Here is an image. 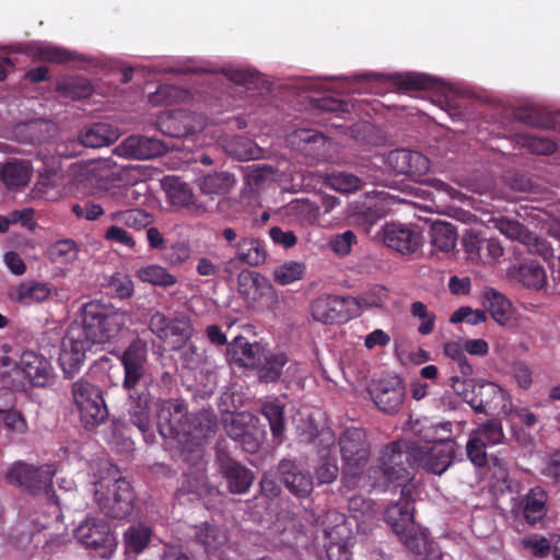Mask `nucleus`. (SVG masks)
I'll use <instances>...</instances> for the list:
<instances>
[{
	"label": "nucleus",
	"instance_id": "nucleus-49",
	"mask_svg": "<svg viewBox=\"0 0 560 560\" xmlns=\"http://www.w3.org/2000/svg\"><path fill=\"white\" fill-rule=\"evenodd\" d=\"M109 219L137 231L147 228L151 223V215L140 209L115 211L109 214Z\"/></svg>",
	"mask_w": 560,
	"mask_h": 560
},
{
	"label": "nucleus",
	"instance_id": "nucleus-64",
	"mask_svg": "<svg viewBox=\"0 0 560 560\" xmlns=\"http://www.w3.org/2000/svg\"><path fill=\"white\" fill-rule=\"evenodd\" d=\"M522 546L526 549L530 555L535 557H546L551 551V545L549 540L541 536H530L522 539Z\"/></svg>",
	"mask_w": 560,
	"mask_h": 560
},
{
	"label": "nucleus",
	"instance_id": "nucleus-61",
	"mask_svg": "<svg viewBox=\"0 0 560 560\" xmlns=\"http://www.w3.org/2000/svg\"><path fill=\"white\" fill-rule=\"evenodd\" d=\"M430 170V161L418 151L408 150L407 174L413 177L425 175Z\"/></svg>",
	"mask_w": 560,
	"mask_h": 560
},
{
	"label": "nucleus",
	"instance_id": "nucleus-40",
	"mask_svg": "<svg viewBox=\"0 0 560 560\" xmlns=\"http://www.w3.org/2000/svg\"><path fill=\"white\" fill-rule=\"evenodd\" d=\"M224 474L233 493H245L253 482L250 471L235 462L225 464Z\"/></svg>",
	"mask_w": 560,
	"mask_h": 560
},
{
	"label": "nucleus",
	"instance_id": "nucleus-19",
	"mask_svg": "<svg viewBox=\"0 0 560 560\" xmlns=\"http://www.w3.org/2000/svg\"><path fill=\"white\" fill-rule=\"evenodd\" d=\"M165 145L156 139L143 136H130L115 148L119 156L148 160L162 154Z\"/></svg>",
	"mask_w": 560,
	"mask_h": 560
},
{
	"label": "nucleus",
	"instance_id": "nucleus-42",
	"mask_svg": "<svg viewBox=\"0 0 560 560\" xmlns=\"http://www.w3.org/2000/svg\"><path fill=\"white\" fill-rule=\"evenodd\" d=\"M31 177V167L22 162H9L1 170V178L9 189L26 185Z\"/></svg>",
	"mask_w": 560,
	"mask_h": 560
},
{
	"label": "nucleus",
	"instance_id": "nucleus-39",
	"mask_svg": "<svg viewBox=\"0 0 560 560\" xmlns=\"http://www.w3.org/2000/svg\"><path fill=\"white\" fill-rule=\"evenodd\" d=\"M27 430V424L22 415L18 411H8L3 415L2 424H0V439L4 442L19 441Z\"/></svg>",
	"mask_w": 560,
	"mask_h": 560
},
{
	"label": "nucleus",
	"instance_id": "nucleus-10",
	"mask_svg": "<svg viewBox=\"0 0 560 560\" xmlns=\"http://www.w3.org/2000/svg\"><path fill=\"white\" fill-rule=\"evenodd\" d=\"M74 535L82 545L100 551L102 557H109L116 551L117 539L104 520L86 518L77 527Z\"/></svg>",
	"mask_w": 560,
	"mask_h": 560
},
{
	"label": "nucleus",
	"instance_id": "nucleus-7",
	"mask_svg": "<svg viewBox=\"0 0 560 560\" xmlns=\"http://www.w3.org/2000/svg\"><path fill=\"white\" fill-rule=\"evenodd\" d=\"M401 448L405 450L406 445L400 442ZM456 451V443L454 440H441V443L434 445H415L408 453L402 451L406 455L405 464L411 459L419 467L435 475H442L448 469L453 463ZM407 468V466L405 465Z\"/></svg>",
	"mask_w": 560,
	"mask_h": 560
},
{
	"label": "nucleus",
	"instance_id": "nucleus-27",
	"mask_svg": "<svg viewBox=\"0 0 560 560\" xmlns=\"http://www.w3.org/2000/svg\"><path fill=\"white\" fill-rule=\"evenodd\" d=\"M281 479L287 488L298 497H306L313 489V482L308 475L298 471L290 460H282L279 465Z\"/></svg>",
	"mask_w": 560,
	"mask_h": 560
},
{
	"label": "nucleus",
	"instance_id": "nucleus-11",
	"mask_svg": "<svg viewBox=\"0 0 560 560\" xmlns=\"http://www.w3.org/2000/svg\"><path fill=\"white\" fill-rule=\"evenodd\" d=\"M354 302L348 298L319 296L311 304V315L314 320L323 324H342L353 318L351 306Z\"/></svg>",
	"mask_w": 560,
	"mask_h": 560
},
{
	"label": "nucleus",
	"instance_id": "nucleus-28",
	"mask_svg": "<svg viewBox=\"0 0 560 560\" xmlns=\"http://www.w3.org/2000/svg\"><path fill=\"white\" fill-rule=\"evenodd\" d=\"M231 351L241 365L258 369L267 350L260 343H249L246 338L240 336L231 343Z\"/></svg>",
	"mask_w": 560,
	"mask_h": 560
},
{
	"label": "nucleus",
	"instance_id": "nucleus-37",
	"mask_svg": "<svg viewBox=\"0 0 560 560\" xmlns=\"http://www.w3.org/2000/svg\"><path fill=\"white\" fill-rule=\"evenodd\" d=\"M451 422L430 423L428 420H417L412 427V431L418 436L419 442H425L427 444L434 445L441 443V440H451L446 435L440 434V431L444 433L451 432Z\"/></svg>",
	"mask_w": 560,
	"mask_h": 560
},
{
	"label": "nucleus",
	"instance_id": "nucleus-24",
	"mask_svg": "<svg viewBox=\"0 0 560 560\" xmlns=\"http://www.w3.org/2000/svg\"><path fill=\"white\" fill-rule=\"evenodd\" d=\"M151 396L148 390L140 393L136 390L129 392L127 402V416L129 421L141 432L148 431L151 419Z\"/></svg>",
	"mask_w": 560,
	"mask_h": 560
},
{
	"label": "nucleus",
	"instance_id": "nucleus-46",
	"mask_svg": "<svg viewBox=\"0 0 560 560\" xmlns=\"http://www.w3.org/2000/svg\"><path fill=\"white\" fill-rule=\"evenodd\" d=\"M306 267L301 261L290 260L277 266L272 276L275 281L280 285H289L295 281H300L305 276Z\"/></svg>",
	"mask_w": 560,
	"mask_h": 560
},
{
	"label": "nucleus",
	"instance_id": "nucleus-22",
	"mask_svg": "<svg viewBox=\"0 0 560 560\" xmlns=\"http://www.w3.org/2000/svg\"><path fill=\"white\" fill-rule=\"evenodd\" d=\"M385 520L398 537L415 530L412 505L405 492L401 493L398 502L386 509Z\"/></svg>",
	"mask_w": 560,
	"mask_h": 560
},
{
	"label": "nucleus",
	"instance_id": "nucleus-48",
	"mask_svg": "<svg viewBox=\"0 0 560 560\" xmlns=\"http://www.w3.org/2000/svg\"><path fill=\"white\" fill-rule=\"evenodd\" d=\"M431 243L441 252H450L455 247L456 233L446 222H435L431 226Z\"/></svg>",
	"mask_w": 560,
	"mask_h": 560
},
{
	"label": "nucleus",
	"instance_id": "nucleus-21",
	"mask_svg": "<svg viewBox=\"0 0 560 560\" xmlns=\"http://www.w3.org/2000/svg\"><path fill=\"white\" fill-rule=\"evenodd\" d=\"M272 289L270 281L253 270H242L237 275V292L248 305L258 303Z\"/></svg>",
	"mask_w": 560,
	"mask_h": 560
},
{
	"label": "nucleus",
	"instance_id": "nucleus-9",
	"mask_svg": "<svg viewBox=\"0 0 560 560\" xmlns=\"http://www.w3.org/2000/svg\"><path fill=\"white\" fill-rule=\"evenodd\" d=\"M92 343L84 338L78 325L71 324L61 341L59 364L67 377H72L82 368Z\"/></svg>",
	"mask_w": 560,
	"mask_h": 560
},
{
	"label": "nucleus",
	"instance_id": "nucleus-45",
	"mask_svg": "<svg viewBox=\"0 0 560 560\" xmlns=\"http://www.w3.org/2000/svg\"><path fill=\"white\" fill-rule=\"evenodd\" d=\"M493 226L508 238L518 241L523 244H530L533 235L517 221L508 218H494L491 220Z\"/></svg>",
	"mask_w": 560,
	"mask_h": 560
},
{
	"label": "nucleus",
	"instance_id": "nucleus-51",
	"mask_svg": "<svg viewBox=\"0 0 560 560\" xmlns=\"http://www.w3.org/2000/svg\"><path fill=\"white\" fill-rule=\"evenodd\" d=\"M37 59L62 63L70 60L79 59V55L77 52L67 50L62 47L54 46L51 44L43 42L37 43Z\"/></svg>",
	"mask_w": 560,
	"mask_h": 560
},
{
	"label": "nucleus",
	"instance_id": "nucleus-31",
	"mask_svg": "<svg viewBox=\"0 0 560 560\" xmlns=\"http://www.w3.org/2000/svg\"><path fill=\"white\" fill-rule=\"evenodd\" d=\"M5 481L26 493H33L35 468L23 460L14 462L5 471Z\"/></svg>",
	"mask_w": 560,
	"mask_h": 560
},
{
	"label": "nucleus",
	"instance_id": "nucleus-18",
	"mask_svg": "<svg viewBox=\"0 0 560 560\" xmlns=\"http://www.w3.org/2000/svg\"><path fill=\"white\" fill-rule=\"evenodd\" d=\"M287 141L290 147L317 159H329V150L334 144L322 133L308 129L294 130L288 136Z\"/></svg>",
	"mask_w": 560,
	"mask_h": 560
},
{
	"label": "nucleus",
	"instance_id": "nucleus-12",
	"mask_svg": "<svg viewBox=\"0 0 560 560\" xmlns=\"http://www.w3.org/2000/svg\"><path fill=\"white\" fill-rule=\"evenodd\" d=\"M149 328L160 339L174 343L185 342L192 336V326L187 317L168 318L158 311L151 314Z\"/></svg>",
	"mask_w": 560,
	"mask_h": 560
},
{
	"label": "nucleus",
	"instance_id": "nucleus-23",
	"mask_svg": "<svg viewBox=\"0 0 560 560\" xmlns=\"http://www.w3.org/2000/svg\"><path fill=\"white\" fill-rule=\"evenodd\" d=\"M399 539L417 560L441 559L440 548L428 538L425 532L417 526H415V530L401 535Z\"/></svg>",
	"mask_w": 560,
	"mask_h": 560
},
{
	"label": "nucleus",
	"instance_id": "nucleus-6",
	"mask_svg": "<svg viewBox=\"0 0 560 560\" xmlns=\"http://www.w3.org/2000/svg\"><path fill=\"white\" fill-rule=\"evenodd\" d=\"M72 398L86 429L94 428L106 420L108 411L98 387L85 380H78L72 384Z\"/></svg>",
	"mask_w": 560,
	"mask_h": 560
},
{
	"label": "nucleus",
	"instance_id": "nucleus-30",
	"mask_svg": "<svg viewBox=\"0 0 560 560\" xmlns=\"http://www.w3.org/2000/svg\"><path fill=\"white\" fill-rule=\"evenodd\" d=\"M547 493L539 487L533 488L521 501L522 511L527 523L540 522L547 513Z\"/></svg>",
	"mask_w": 560,
	"mask_h": 560
},
{
	"label": "nucleus",
	"instance_id": "nucleus-44",
	"mask_svg": "<svg viewBox=\"0 0 560 560\" xmlns=\"http://www.w3.org/2000/svg\"><path fill=\"white\" fill-rule=\"evenodd\" d=\"M288 362L285 353H272L266 351L262 363L258 366L259 378L265 382H273L281 375L282 368Z\"/></svg>",
	"mask_w": 560,
	"mask_h": 560
},
{
	"label": "nucleus",
	"instance_id": "nucleus-29",
	"mask_svg": "<svg viewBox=\"0 0 560 560\" xmlns=\"http://www.w3.org/2000/svg\"><path fill=\"white\" fill-rule=\"evenodd\" d=\"M168 202L176 208H188L196 203L195 195L187 183L176 176H165L162 180Z\"/></svg>",
	"mask_w": 560,
	"mask_h": 560
},
{
	"label": "nucleus",
	"instance_id": "nucleus-20",
	"mask_svg": "<svg viewBox=\"0 0 560 560\" xmlns=\"http://www.w3.org/2000/svg\"><path fill=\"white\" fill-rule=\"evenodd\" d=\"M60 338L61 329L58 325H55L52 328L44 332L40 342V354H37V387L48 386L55 381L54 368L46 354L51 358L50 348H55L60 341Z\"/></svg>",
	"mask_w": 560,
	"mask_h": 560
},
{
	"label": "nucleus",
	"instance_id": "nucleus-55",
	"mask_svg": "<svg viewBox=\"0 0 560 560\" xmlns=\"http://www.w3.org/2000/svg\"><path fill=\"white\" fill-rule=\"evenodd\" d=\"M58 90L72 98H81L90 95L92 86L90 82L83 78H71L58 84Z\"/></svg>",
	"mask_w": 560,
	"mask_h": 560
},
{
	"label": "nucleus",
	"instance_id": "nucleus-50",
	"mask_svg": "<svg viewBox=\"0 0 560 560\" xmlns=\"http://www.w3.org/2000/svg\"><path fill=\"white\" fill-rule=\"evenodd\" d=\"M47 256L54 264L68 265L77 259L78 247L71 240H62L48 248Z\"/></svg>",
	"mask_w": 560,
	"mask_h": 560
},
{
	"label": "nucleus",
	"instance_id": "nucleus-32",
	"mask_svg": "<svg viewBox=\"0 0 560 560\" xmlns=\"http://www.w3.org/2000/svg\"><path fill=\"white\" fill-rule=\"evenodd\" d=\"M119 137L117 129L113 128L108 124L100 122L95 124L80 135V142L84 147L89 148H101L108 145L116 141Z\"/></svg>",
	"mask_w": 560,
	"mask_h": 560
},
{
	"label": "nucleus",
	"instance_id": "nucleus-8",
	"mask_svg": "<svg viewBox=\"0 0 560 560\" xmlns=\"http://www.w3.org/2000/svg\"><path fill=\"white\" fill-rule=\"evenodd\" d=\"M86 175L98 187L108 189L136 183L140 177V171L138 166H121L110 160H101L86 166Z\"/></svg>",
	"mask_w": 560,
	"mask_h": 560
},
{
	"label": "nucleus",
	"instance_id": "nucleus-43",
	"mask_svg": "<svg viewBox=\"0 0 560 560\" xmlns=\"http://www.w3.org/2000/svg\"><path fill=\"white\" fill-rule=\"evenodd\" d=\"M350 518L357 522L358 530L365 532L368 525L375 518V511L370 501L354 495L349 500Z\"/></svg>",
	"mask_w": 560,
	"mask_h": 560
},
{
	"label": "nucleus",
	"instance_id": "nucleus-26",
	"mask_svg": "<svg viewBox=\"0 0 560 560\" xmlns=\"http://www.w3.org/2000/svg\"><path fill=\"white\" fill-rule=\"evenodd\" d=\"M44 171L37 176V196L43 195L46 198H57L60 194L61 174L59 160L56 156L45 158L42 161Z\"/></svg>",
	"mask_w": 560,
	"mask_h": 560
},
{
	"label": "nucleus",
	"instance_id": "nucleus-53",
	"mask_svg": "<svg viewBox=\"0 0 560 560\" xmlns=\"http://www.w3.org/2000/svg\"><path fill=\"white\" fill-rule=\"evenodd\" d=\"M188 92L175 86L164 85L161 86L155 93L150 94L149 102L152 105L171 104L180 102L188 98Z\"/></svg>",
	"mask_w": 560,
	"mask_h": 560
},
{
	"label": "nucleus",
	"instance_id": "nucleus-33",
	"mask_svg": "<svg viewBox=\"0 0 560 560\" xmlns=\"http://www.w3.org/2000/svg\"><path fill=\"white\" fill-rule=\"evenodd\" d=\"M509 273L528 289L540 290L547 283L545 269L535 261L525 262L517 269L510 270Z\"/></svg>",
	"mask_w": 560,
	"mask_h": 560
},
{
	"label": "nucleus",
	"instance_id": "nucleus-62",
	"mask_svg": "<svg viewBox=\"0 0 560 560\" xmlns=\"http://www.w3.org/2000/svg\"><path fill=\"white\" fill-rule=\"evenodd\" d=\"M465 348L459 341H448L444 345V353L448 358L457 361L460 368V371L465 375H469L472 372L471 366L468 364Z\"/></svg>",
	"mask_w": 560,
	"mask_h": 560
},
{
	"label": "nucleus",
	"instance_id": "nucleus-52",
	"mask_svg": "<svg viewBox=\"0 0 560 560\" xmlns=\"http://www.w3.org/2000/svg\"><path fill=\"white\" fill-rule=\"evenodd\" d=\"M410 313L420 322L418 326L419 334L430 335L434 330L436 316L433 312L428 310L424 303L420 301L413 302Z\"/></svg>",
	"mask_w": 560,
	"mask_h": 560
},
{
	"label": "nucleus",
	"instance_id": "nucleus-57",
	"mask_svg": "<svg viewBox=\"0 0 560 560\" xmlns=\"http://www.w3.org/2000/svg\"><path fill=\"white\" fill-rule=\"evenodd\" d=\"M262 412L269 422L272 435L281 436L284 431L282 407L276 402H269L264 406Z\"/></svg>",
	"mask_w": 560,
	"mask_h": 560
},
{
	"label": "nucleus",
	"instance_id": "nucleus-54",
	"mask_svg": "<svg viewBox=\"0 0 560 560\" xmlns=\"http://www.w3.org/2000/svg\"><path fill=\"white\" fill-rule=\"evenodd\" d=\"M226 150L238 160H255L259 158L258 148L249 140L235 138L228 144Z\"/></svg>",
	"mask_w": 560,
	"mask_h": 560
},
{
	"label": "nucleus",
	"instance_id": "nucleus-34",
	"mask_svg": "<svg viewBox=\"0 0 560 560\" xmlns=\"http://www.w3.org/2000/svg\"><path fill=\"white\" fill-rule=\"evenodd\" d=\"M236 258L249 266H259L266 261L267 252L260 241L245 237L233 245Z\"/></svg>",
	"mask_w": 560,
	"mask_h": 560
},
{
	"label": "nucleus",
	"instance_id": "nucleus-56",
	"mask_svg": "<svg viewBox=\"0 0 560 560\" xmlns=\"http://www.w3.org/2000/svg\"><path fill=\"white\" fill-rule=\"evenodd\" d=\"M486 320H487L486 311L475 310L470 306L459 307L452 314V316L450 318V322L452 324L466 323V324H469L472 326L485 323Z\"/></svg>",
	"mask_w": 560,
	"mask_h": 560
},
{
	"label": "nucleus",
	"instance_id": "nucleus-13",
	"mask_svg": "<svg viewBox=\"0 0 560 560\" xmlns=\"http://www.w3.org/2000/svg\"><path fill=\"white\" fill-rule=\"evenodd\" d=\"M156 124L162 133L182 138L201 130L205 120L201 116L179 109L162 114Z\"/></svg>",
	"mask_w": 560,
	"mask_h": 560
},
{
	"label": "nucleus",
	"instance_id": "nucleus-41",
	"mask_svg": "<svg viewBox=\"0 0 560 560\" xmlns=\"http://www.w3.org/2000/svg\"><path fill=\"white\" fill-rule=\"evenodd\" d=\"M235 178L229 173H214L200 177L198 186L206 195H223L234 186Z\"/></svg>",
	"mask_w": 560,
	"mask_h": 560
},
{
	"label": "nucleus",
	"instance_id": "nucleus-60",
	"mask_svg": "<svg viewBox=\"0 0 560 560\" xmlns=\"http://www.w3.org/2000/svg\"><path fill=\"white\" fill-rule=\"evenodd\" d=\"M328 185L338 191L350 192L359 188L360 179L351 174L338 173L327 178Z\"/></svg>",
	"mask_w": 560,
	"mask_h": 560
},
{
	"label": "nucleus",
	"instance_id": "nucleus-14",
	"mask_svg": "<svg viewBox=\"0 0 560 560\" xmlns=\"http://www.w3.org/2000/svg\"><path fill=\"white\" fill-rule=\"evenodd\" d=\"M371 397L378 409L396 412L402 405L405 387L401 380L393 376L375 382L370 389Z\"/></svg>",
	"mask_w": 560,
	"mask_h": 560
},
{
	"label": "nucleus",
	"instance_id": "nucleus-58",
	"mask_svg": "<svg viewBox=\"0 0 560 560\" xmlns=\"http://www.w3.org/2000/svg\"><path fill=\"white\" fill-rule=\"evenodd\" d=\"M357 243V236L352 231L336 234L329 238L330 249L338 256L350 254L352 246Z\"/></svg>",
	"mask_w": 560,
	"mask_h": 560
},
{
	"label": "nucleus",
	"instance_id": "nucleus-4",
	"mask_svg": "<svg viewBox=\"0 0 560 560\" xmlns=\"http://www.w3.org/2000/svg\"><path fill=\"white\" fill-rule=\"evenodd\" d=\"M455 392L477 412L509 416L513 411L510 394L495 383L483 380H453Z\"/></svg>",
	"mask_w": 560,
	"mask_h": 560
},
{
	"label": "nucleus",
	"instance_id": "nucleus-16",
	"mask_svg": "<svg viewBox=\"0 0 560 560\" xmlns=\"http://www.w3.org/2000/svg\"><path fill=\"white\" fill-rule=\"evenodd\" d=\"M124 366L122 386L126 390H135L145 373L147 350L140 342H132L120 355Z\"/></svg>",
	"mask_w": 560,
	"mask_h": 560
},
{
	"label": "nucleus",
	"instance_id": "nucleus-36",
	"mask_svg": "<svg viewBox=\"0 0 560 560\" xmlns=\"http://www.w3.org/2000/svg\"><path fill=\"white\" fill-rule=\"evenodd\" d=\"M387 299V290L382 285H374L355 298L348 296V300L354 302V305L351 306L353 317L359 316L362 310L382 306Z\"/></svg>",
	"mask_w": 560,
	"mask_h": 560
},
{
	"label": "nucleus",
	"instance_id": "nucleus-2",
	"mask_svg": "<svg viewBox=\"0 0 560 560\" xmlns=\"http://www.w3.org/2000/svg\"><path fill=\"white\" fill-rule=\"evenodd\" d=\"M158 427L165 440L176 443L183 458L196 462L202 457V442L214 432L217 420L206 412L190 418L180 399L160 400L156 405Z\"/></svg>",
	"mask_w": 560,
	"mask_h": 560
},
{
	"label": "nucleus",
	"instance_id": "nucleus-38",
	"mask_svg": "<svg viewBox=\"0 0 560 560\" xmlns=\"http://www.w3.org/2000/svg\"><path fill=\"white\" fill-rule=\"evenodd\" d=\"M151 528L143 524L131 525L124 533V545L126 552L139 555L149 545Z\"/></svg>",
	"mask_w": 560,
	"mask_h": 560
},
{
	"label": "nucleus",
	"instance_id": "nucleus-35",
	"mask_svg": "<svg viewBox=\"0 0 560 560\" xmlns=\"http://www.w3.org/2000/svg\"><path fill=\"white\" fill-rule=\"evenodd\" d=\"M136 276L142 282L155 287L168 288L177 283V278L160 265H145L136 270Z\"/></svg>",
	"mask_w": 560,
	"mask_h": 560
},
{
	"label": "nucleus",
	"instance_id": "nucleus-1",
	"mask_svg": "<svg viewBox=\"0 0 560 560\" xmlns=\"http://www.w3.org/2000/svg\"><path fill=\"white\" fill-rule=\"evenodd\" d=\"M339 443L343 460L342 483L347 489H387L390 485L401 486L411 479L405 467L406 455L402 453L400 442L385 447L377 463L368 470L365 466L370 451L365 433L361 429L346 430Z\"/></svg>",
	"mask_w": 560,
	"mask_h": 560
},
{
	"label": "nucleus",
	"instance_id": "nucleus-3",
	"mask_svg": "<svg viewBox=\"0 0 560 560\" xmlns=\"http://www.w3.org/2000/svg\"><path fill=\"white\" fill-rule=\"evenodd\" d=\"M127 320V313L92 301L82 306L80 317L72 324L81 328L84 338L93 346L116 338Z\"/></svg>",
	"mask_w": 560,
	"mask_h": 560
},
{
	"label": "nucleus",
	"instance_id": "nucleus-59",
	"mask_svg": "<svg viewBox=\"0 0 560 560\" xmlns=\"http://www.w3.org/2000/svg\"><path fill=\"white\" fill-rule=\"evenodd\" d=\"M395 84L400 90H423L429 86V78L421 73H405L395 77Z\"/></svg>",
	"mask_w": 560,
	"mask_h": 560
},
{
	"label": "nucleus",
	"instance_id": "nucleus-63",
	"mask_svg": "<svg viewBox=\"0 0 560 560\" xmlns=\"http://www.w3.org/2000/svg\"><path fill=\"white\" fill-rule=\"evenodd\" d=\"M467 455L476 466H483L487 462L486 442L472 432L467 442Z\"/></svg>",
	"mask_w": 560,
	"mask_h": 560
},
{
	"label": "nucleus",
	"instance_id": "nucleus-17",
	"mask_svg": "<svg viewBox=\"0 0 560 560\" xmlns=\"http://www.w3.org/2000/svg\"><path fill=\"white\" fill-rule=\"evenodd\" d=\"M465 252L469 260L485 265H495L504 254L500 241L494 237H479L469 234L464 240Z\"/></svg>",
	"mask_w": 560,
	"mask_h": 560
},
{
	"label": "nucleus",
	"instance_id": "nucleus-15",
	"mask_svg": "<svg viewBox=\"0 0 560 560\" xmlns=\"http://www.w3.org/2000/svg\"><path fill=\"white\" fill-rule=\"evenodd\" d=\"M383 242L387 247L402 255H409L420 248L422 236L409 225L393 222L383 228Z\"/></svg>",
	"mask_w": 560,
	"mask_h": 560
},
{
	"label": "nucleus",
	"instance_id": "nucleus-47",
	"mask_svg": "<svg viewBox=\"0 0 560 560\" xmlns=\"http://www.w3.org/2000/svg\"><path fill=\"white\" fill-rule=\"evenodd\" d=\"M287 212L303 223H315L319 217V207L308 199H296L287 206Z\"/></svg>",
	"mask_w": 560,
	"mask_h": 560
},
{
	"label": "nucleus",
	"instance_id": "nucleus-5",
	"mask_svg": "<svg viewBox=\"0 0 560 560\" xmlns=\"http://www.w3.org/2000/svg\"><path fill=\"white\" fill-rule=\"evenodd\" d=\"M95 500L100 509L109 517L125 518L133 508V492L129 482L117 471L108 474L95 483Z\"/></svg>",
	"mask_w": 560,
	"mask_h": 560
},
{
	"label": "nucleus",
	"instance_id": "nucleus-25",
	"mask_svg": "<svg viewBox=\"0 0 560 560\" xmlns=\"http://www.w3.org/2000/svg\"><path fill=\"white\" fill-rule=\"evenodd\" d=\"M482 298L485 307L498 325H511L514 317V307L504 294L493 288H487Z\"/></svg>",
	"mask_w": 560,
	"mask_h": 560
}]
</instances>
